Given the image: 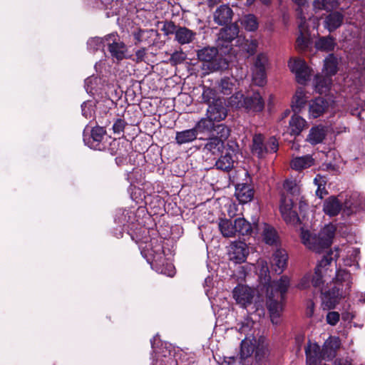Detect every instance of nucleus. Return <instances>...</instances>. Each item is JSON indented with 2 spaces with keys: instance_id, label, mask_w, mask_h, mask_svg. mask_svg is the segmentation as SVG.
Segmentation results:
<instances>
[{
  "instance_id": "nucleus-1",
  "label": "nucleus",
  "mask_w": 365,
  "mask_h": 365,
  "mask_svg": "<svg viewBox=\"0 0 365 365\" xmlns=\"http://www.w3.org/2000/svg\"><path fill=\"white\" fill-rule=\"evenodd\" d=\"M339 250H330L319 261L312 277V284L322 292L324 309H334L340 299L351 291L352 277L344 269H336V261Z\"/></svg>"
},
{
  "instance_id": "nucleus-2",
  "label": "nucleus",
  "mask_w": 365,
  "mask_h": 365,
  "mask_svg": "<svg viewBox=\"0 0 365 365\" xmlns=\"http://www.w3.org/2000/svg\"><path fill=\"white\" fill-rule=\"evenodd\" d=\"M255 351V357L258 360L269 354L268 343L264 336L254 337L252 335L245 337L240 344V357H229L225 359L221 365H245L242 360L247 359Z\"/></svg>"
},
{
  "instance_id": "nucleus-3",
  "label": "nucleus",
  "mask_w": 365,
  "mask_h": 365,
  "mask_svg": "<svg viewBox=\"0 0 365 365\" xmlns=\"http://www.w3.org/2000/svg\"><path fill=\"white\" fill-rule=\"evenodd\" d=\"M289 287V277L282 276L279 280L272 282L267 288V306L274 324H278L280 322L282 302Z\"/></svg>"
},
{
  "instance_id": "nucleus-4",
  "label": "nucleus",
  "mask_w": 365,
  "mask_h": 365,
  "mask_svg": "<svg viewBox=\"0 0 365 365\" xmlns=\"http://www.w3.org/2000/svg\"><path fill=\"white\" fill-rule=\"evenodd\" d=\"M323 210L329 216H336L341 210L344 216L349 217L353 213L365 212V197L358 193H353L346 199L343 207L337 197L331 196L325 200Z\"/></svg>"
},
{
  "instance_id": "nucleus-5",
  "label": "nucleus",
  "mask_w": 365,
  "mask_h": 365,
  "mask_svg": "<svg viewBox=\"0 0 365 365\" xmlns=\"http://www.w3.org/2000/svg\"><path fill=\"white\" fill-rule=\"evenodd\" d=\"M140 247L141 254L153 269L168 277L174 276L175 267L172 264L165 262L161 242H158V240H152L145 246L140 245Z\"/></svg>"
},
{
  "instance_id": "nucleus-6",
  "label": "nucleus",
  "mask_w": 365,
  "mask_h": 365,
  "mask_svg": "<svg viewBox=\"0 0 365 365\" xmlns=\"http://www.w3.org/2000/svg\"><path fill=\"white\" fill-rule=\"evenodd\" d=\"M335 230V226L332 224L325 225L318 235L302 229L301 240L308 249L315 252H321L331 244Z\"/></svg>"
},
{
  "instance_id": "nucleus-7",
  "label": "nucleus",
  "mask_w": 365,
  "mask_h": 365,
  "mask_svg": "<svg viewBox=\"0 0 365 365\" xmlns=\"http://www.w3.org/2000/svg\"><path fill=\"white\" fill-rule=\"evenodd\" d=\"M230 106L235 108H244L252 113H260L264 110V101L258 91H247L245 94L236 92L228 99Z\"/></svg>"
},
{
  "instance_id": "nucleus-8",
  "label": "nucleus",
  "mask_w": 365,
  "mask_h": 365,
  "mask_svg": "<svg viewBox=\"0 0 365 365\" xmlns=\"http://www.w3.org/2000/svg\"><path fill=\"white\" fill-rule=\"evenodd\" d=\"M220 153V158L215 163L216 168L223 171L232 170L239 159L238 145L233 141H229Z\"/></svg>"
},
{
  "instance_id": "nucleus-9",
  "label": "nucleus",
  "mask_w": 365,
  "mask_h": 365,
  "mask_svg": "<svg viewBox=\"0 0 365 365\" xmlns=\"http://www.w3.org/2000/svg\"><path fill=\"white\" fill-rule=\"evenodd\" d=\"M278 145L275 137H270L265 141L262 134H255L252 138L251 150L253 155L262 158L268 153H276L278 150Z\"/></svg>"
},
{
  "instance_id": "nucleus-10",
  "label": "nucleus",
  "mask_w": 365,
  "mask_h": 365,
  "mask_svg": "<svg viewBox=\"0 0 365 365\" xmlns=\"http://www.w3.org/2000/svg\"><path fill=\"white\" fill-rule=\"evenodd\" d=\"M197 55L200 61L209 63L207 68L210 72L227 66L225 60L219 56L218 50L215 47H205L199 50Z\"/></svg>"
},
{
  "instance_id": "nucleus-11",
  "label": "nucleus",
  "mask_w": 365,
  "mask_h": 365,
  "mask_svg": "<svg viewBox=\"0 0 365 365\" xmlns=\"http://www.w3.org/2000/svg\"><path fill=\"white\" fill-rule=\"evenodd\" d=\"M288 67L291 72L295 75L297 83L305 84L310 80L312 69L301 58H291L288 62Z\"/></svg>"
},
{
  "instance_id": "nucleus-12",
  "label": "nucleus",
  "mask_w": 365,
  "mask_h": 365,
  "mask_svg": "<svg viewBox=\"0 0 365 365\" xmlns=\"http://www.w3.org/2000/svg\"><path fill=\"white\" fill-rule=\"evenodd\" d=\"M105 41L108 46V51L113 59L117 61L126 58L128 48L126 45L120 41L117 34H110L105 36Z\"/></svg>"
},
{
  "instance_id": "nucleus-13",
  "label": "nucleus",
  "mask_w": 365,
  "mask_h": 365,
  "mask_svg": "<svg viewBox=\"0 0 365 365\" xmlns=\"http://www.w3.org/2000/svg\"><path fill=\"white\" fill-rule=\"evenodd\" d=\"M233 298L236 303L242 308L252 304L255 297V290L245 284H238L232 291Z\"/></svg>"
},
{
  "instance_id": "nucleus-14",
  "label": "nucleus",
  "mask_w": 365,
  "mask_h": 365,
  "mask_svg": "<svg viewBox=\"0 0 365 365\" xmlns=\"http://www.w3.org/2000/svg\"><path fill=\"white\" fill-rule=\"evenodd\" d=\"M299 22V34L296 40V48L298 51H306L311 44L310 34L307 24L311 19V16H300Z\"/></svg>"
},
{
  "instance_id": "nucleus-15",
  "label": "nucleus",
  "mask_w": 365,
  "mask_h": 365,
  "mask_svg": "<svg viewBox=\"0 0 365 365\" xmlns=\"http://www.w3.org/2000/svg\"><path fill=\"white\" fill-rule=\"evenodd\" d=\"M267 63V57L265 54L257 55L252 68V81L256 86H263L266 83L265 66Z\"/></svg>"
},
{
  "instance_id": "nucleus-16",
  "label": "nucleus",
  "mask_w": 365,
  "mask_h": 365,
  "mask_svg": "<svg viewBox=\"0 0 365 365\" xmlns=\"http://www.w3.org/2000/svg\"><path fill=\"white\" fill-rule=\"evenodd\" d=\"M248 255V247L243 242H235L230 246L228 251L229 259L236 264L244 262Z\"/></svg>"
},
{
  "instance_id": "nucleus-17",
  "label": "nucleus",
  "mask_w": 365,
  "mask_h": 365,
  "mask_svg": "<svg viewBox=\"0 0 365 365\" xmlns=\"http://www.w3.org/2000/svg\"><path fill=\"white\" fill-rule=\"evenodd\" d=\"M293 202L287 197L282 196L279 206L280 212L287 224L294 225L298 222L299 217L296 211L292 210Z\"/></svg>"
},
{
  "instance_id": "nucleus-18",
  "label": "nucleus",
  "mask_w": 365,
  "mask_h": 365,
  "mask_svg": "<svg viewBox=\"0 0 365 365\" xmlns=\"http://www.w3.org/2000/svg\"><path fill=\"white\" fill-rule=\"evenodd\" d=\"M206 115L214 122H220L224 120L227 115V110L224 105V101L218 98L209 105Z\"/></svg>"
},
{
  "instance_id": "nucleus-19",
  "label": "nucleus",
  "mask_w": 365,
  "mask_h": 365,
  "mask_svg": "<svg viewBox=\"0 0 365 365\" xmlns=\"http://www.w3.org/2000/svg\"><path fill=\"white\" fill-rule=\"evenodd\" d=\"M106 137V130L103 127H95L91 131V138L88 142L84 139L85 143L92 149L103 150L106 148V144L103 142Z\"/></svg>"
},
{
  "instance_id": "nucleus-20",
  "label": "nucleus",
  "mask_w": 365,
  "mask_h": 365,
  "mask_svg": "<svg viewBox=\"0 0 365 365\" xmlns=\"http://www.w3.org/2000/svg\"><path fill=\"white\" fill-rule=\"evenodd\" d=\"M330 103L323 98H316L309 103V118H317L325 113L329 108Z\"/></svg>"
},
{
  "instance_id": "nucleus-21",
  "label": "nucleus",
  "mask_w": 365,
  "mask_h": 365,
  "mask_svg": "<svg viewBox=\"0 0 365 365\" xmlns=\"http://www.w3.org/2000/svg\"><path fill=\"white\" fill-rule=\"evenodd\" d=\"M238 34L239 29L235 24L222 29L218 34V46L227 48L228 43L239 37Z\"/></svg>"
},
{
  "instance_id": "nucleus-22",
  "label": "nucleus",
  "mask_w": 365,
  "mask_h": 365,
  "mask_svg": "<svg viewBox=\"0 0 365 365\" xmlns=\"http://www.w3.org/2000/svg\"><path fill=\"white\" fill-rule=\"evenodd\" d=\"M341 347V340L338 336H330L324 343L322 350L324 359H331L336 355Z\"/></svg>"
},
{
  "instance_id": "nucleus-23",
  "label": "nucleus",
  "mask_w": 365,
  "mask_h": 365,
  "mask_svg": "<svg viewBox=\"0 0 365 365\" xmlns=\"http://www.w3.org/2000/svg\"><path fill=\"white\" fill-rule=\"evenodd\" d=\"M305 354L309 365H316L318 361L324 359L323 350L317 343L309 342L305 349Z\"/></svg>"
},
{
  "instance_id": "nucleus-24",
  "label": "nucleus",
  "mask_w": 365,
  "mask_h": 365,
  "mask_svg": "<svg viewBox=\"0 0 365 365\" xmlns=\"http://www.w3.org/2000/svg\"><path fill=\"white\" fill-rule=\"evenodd\" d=\"M288 255L284 250H277L273 254L272 259V267L274 271L279 274L287 267Z\"/></svg>"
},
{
  "instance_id": "nucleus-25",
  "label": "nucleus",
  "mask_w": 365,
  "mask_h": 365,
  "mask_svg": "<svg viewBox=\"0 0 365 365\" xmlns=\"http://www.w3.org/2000/svg\"><path fill=\"white\" fill-rule=\"evenodd\" d=\"M345 255L342 259L346 267H354L356 269H359V260L360 259V251L359 248L347 247L344 250Z\"/></svg>"
},
{
  "instance_id": "nucleus-26",
  "label": "nucleus",
  "mask_w": 365,
  "mask_h": 365,
  "mask_svg": "<svg viewBox=\"0 0 365 365\" xmlns=\"http://www.w3.org/2000/svg\"><path fill=\"white\" fill-rule=\"evenodd\" d=\"M235 197L242 204L250 202L254 197V190L250 185L237 184L235 188Z\"/></svg>"
},
{
  "instance_id": "nucleus-27",
  "label": "nucleus",
  "mask_w": 365,
  "mask_h": 365,
  "mask_svg": "<svg viewBox=\"0 0 365 365\" xmlns=\"http://www.w3.org/2000/svg\"><path fill=\"white\" fill-rule=\"evenodd\" d=\"M255 323L250 318L247 317L243 321L237 324V329L241 334H244L245 337L253 336L254 337H258L262 336L258 329L255 327Z\"/></svg>"
},
{
  "instance_id": "nucleus-28",
  "label": "nucleus",
  "mask_w": 365,
  "mask_h": 365,
  "mask_svg": "<svg viewBox=\"0 0 365 365\" xmlns=\"http://www.w3.org/2000/svg\"><path fill=\"white\" fill-rule=\"evenodd\" d=\"M309 96L303 88L297 89L292 100V108L294 112L299 113L304 108Z\"/></svg>"
},
{
  "instance_id": "nucleus-29",
  "label": "nucleus",
  "mask_w": 365,
  "mask_h": 365,
  "mask_svg": "<svg viewBox=\"0 0 365 365\" xmlns=\"http://www.w3.org/2000/svg\"><path fill=\"white\" fill-rule=\"evenodd\" d=\"M344 21V16L339 11L331 12L327 15L324 21V26L329 32H332L341 26Z\"/></svg>"
},
{
  "instance_id": "nucleus-30",
  "label": "nucleus",
  "mask_w": 365,
  "mask_h": 365,
  "mask_svg": "<svg viewBox=\"0 0 365 365\" xmlns=\"http://www.w3.org/2000/svg\"><path fill=\"white\" fill-rule=\"evenodd\" d=\"M235 45L239 47L240 51L252 56L255 53L258 43L257 40L246 39L245 38L240 36L235 40Z\"/></svg>"
},
{
  "instance_id": "nucleus-31",
  "label": "nucleus",
  "mask_w": 365,
  "mask_h": 365,
  "mask_svg": "<svg viewBox=\"0 0 365 365\" xmlns=\"http://www.w3.org/2000/svg\"><path fill=\"white\" fill-rule=\"evenodd\" d=\"M314 163V160L310 155H307L301 157L293 158L290 162V166L292 169L300 171L312 166Z\"/></svg>"
},
{
  "instance_id": "nucleus-32",
  "label": "nucleus",
  "mask_w": 365,
  "mask_h": 365,
  "mask_svg": "<svg viewBox=\"0 0 365 365\" xmlns=\"http://www.w3.org/2000/svg\"><path fill=\"white\" fill-rule=\"evenodd\" d=\"M196 33L186 28L179 26L175 35V39L180 44L184 45L191 43L195 38Z\"/></svg>"
},
{
  "instance_id": "nucleus-33",
  "label": "nucleus",
  "mask_w": 365,
  "mask_h": 365,
  "mask_svg": "<svg viewBox=\"0 0 365 365\" xmlns=\"http://www.w3.org/2000/svg\"><path fill=\"white\" fill-rule=\"evenodd\" d=\"M232 11L229 6L222 5L214 14V21L219 25L227 24L232 19Z\"/></svg>"
},
{
  "instance_id": "nucleus-34",
  "label": "nucleus",
  "mask_w": 365,
  "mask_h": 365,
  "mask_svg": "<svg viewBox=\"0 0 365 365\" xmlns=\"http://www.w3.org/2000/svg\"><path fill=\"white\" fill-rule=\"evenodd\" d=\"M332 83L331 77L327 75H316L314 79L315 91L319 93H326Z\"/></svg>"
},
{
  "instance_id": "nucleus-35",
  "label": "nucleus",
  "mask_w": 365,
  "mask_h": 365,
  "mask_svg": "<svg viewBox=\"0 0 365 365\" xmlns=\"http://www.w3.org/2000/svg\"><path fill=\"white\" fill-rule=\"evenodd\" d=\"M327 135V130L324 126L318 125L310 129L307 137V141L312 145H317L322 143Z\"/></svg>"
},
{
  "instance_id": "nucleus-36",
  "label": "nucleus",
  "mask_w": 365,
  "mask_h": 365,
  "mask_svg": "<svg viewBox=\"0 0 365 365\" xmlns=\"http://www.w3.org/2000/svg\"><path fill=\"white\" fill-rule=\"evenodd\" d=\"M218 227L222 235L225 237H232L237 235L235 220L232 222L228 219H220Z\"/></svg>"
},
{
  "instance_id": "nucleus-37",
  "label": "nucleus",
  "mask_w": 365,
  "mask_h": 365,
  "mask_svg": "<svg viewBox=\"0 0 365 365\" xmlns=\"http://www.w3.org/2000/svg\"><path fill=\"white\" fill-rule=\"evenodd\" d=\"M226 145L222 139L217 137H211L204 146V150L212 155H218L225 148Z\"/></svg>"
},
{
  "instance_id": "nucleus-38",
  "label": "nucleus",
  "mask_w": 365,
  "mask_h": 365,
  "mask_svg": "<svg viewBox=\"0 0 365 365\" xmlns=\"http://www.w3.org/2000/svg\"><path fill=\"white\" fill-rule=\"evenodd\" d=\"M197 133L195 128L176 133L175 140L178 144L182 145L192 142L197 138Z\"/></svg>"
},
{
  "instance_id": "nucleus-39",
  "label": "nucleus",
  "mask_w": 365,
  "mask_h": 365,
  "mask_svg": "<svg viewBox=\"0 0 365 365\" xmlns=\"http://www.w3.org/2000/svg\"><path fill=\"white\" fill-rule=\"evenodd\" d=\"M307 125L306 120L298 115H294L289 120L290 133L294 135H298Z\"/></svg>"
},
{
  "instance_id": "nucleus-40",
  "label": "nucleus",
  "mask_w": 365,
  "mask_h": 365,
  "mask_svg": "<svg viewBox=\"0 0 365 365\" xmlns=\"http://www.w3.org/2000/svg\"><path fill=\"white\" fill-rule=\"evenodd\" d=\"M338 61L334 54H330L324 60L322 73L329 76H332L337 71Z\"/></svg>"
},
{
  "instance_id": "nucleus-41",
  "label": "nucleus",
  "mask_w": 365,
  "mask_h": 365,
  "mask_svg": "<svg viewBox=\"0 0 365 365\" xmlns=\"http://www.w3.org/2000/svg\"><path fill=\"white\" fill-rule=\"evenodd\" d=\"M262 236L264 242L269 245L277 244L278 236L276 230L272 226L264 224Z\"/></svg>"
},
{
  "instance_id": "nucleus-42",
  "label": "nucleus",
  "mask_w": 365,
  "mask_h": 365,
  "mask_svg": "<svg viewBox=\"0 0 365 365\" xmlns=\"http://www.w3.org/2000/svg\"><path fill=\"white\" fill-rule=\"evenodd\" d=\"M335 46V39L330 36L321 37L315 43L316 48L324 51H333Z\"/></svg>"
},
{
  "instance_id": "nucleus-43",
  "label": "nucleus",
  "mask_w": 365,
  "mask_h": 365,
  "mask_svg": "<svg viewBox=\"0 0 365 365\" xmlns=\"http://www.w3.org/2000/svg\"><path fill=\"white\" fill-rule=\"evenodd\" d=\"M339 5L338 0H314L313 6L315 10L331 11Z\"/></svg>"
},
{
  "instance_id": "nucleus-44",
  "label": "nucleus",
  "mask_w": 365,
  "mask_h": 365,
  "mask_svg": "<svg viewBox=\"0 0 365 365\" xmlns=\"http://www.w3.org/2000/svg\"><path fill=\"white\" fill-rule=\"evenodd\" d=\"M106 44V41H105V37L91 38L87 42L88 49L92 53H95L98 51L103 52Z\"/></svg>"
},
{
  "instance_id": "nucleus-45",
  "label": "nucleus",
  "mask_w": 365,
  "mask_h": 365,
  "mask_svg": "<svg viewBox=\"0 0 365 365\" xmlns=\"http://www.w3.org/2000/svg\"><path fill=\"white\" fill-rule=\"evenodd\" d=\"M214 121L206 115V118H202L195 125L197 133L210 132L214 128Z\"/></svg>"
},
{
  "instance_id": "nucleus-46",
  "label": "nucleus",
  "mask_w": 365,
  "mask_h": 365,
  "mask_svg": "<svg viewBox=\"0 0 365 365\" xmlns=\"http://www.w3.org/2000/svg\"><path fill=\"white\" fill-rule=\"evenodd\" d=\"M235 227L240 235H248L252 232L250 223L244 218L235 219Z\"/></svg>"
},
{
  "instance_id": "nucleus-47",
  "label": "nucleus",
  "mask_w": 365,
  "mask_h": 365,
  "mask_svg": "<svg viewBox=\"0 0 365 365\" xmlns=\"http://www.w3.org/2000/svg\"><path fill=\"white\" fill-rule=\"evenodd\" d=\"M235 78L233 77H225L221 79L219 87L221 92L225 95L231 93L235 86Z\"/></svg>"
},
{
  "instance_id": "nucleus-48",
  "label": "nucleus",
  "mask_w": 365,
  "mask_h": 365,
  "mask_svg": "<svg viewBox=\"0 0 365 365\" xmlns=\"http://www.w3.org/2000/svg\"><path fill=\"white\" fill-rule=\"evenodd\" d=\"M242 24L250 31H254L258 28L257 18L253 14L245 15L242 19Z\"/></svg>"
},
{
  "instance_id": "nucleus-49",
  "label": "nucleus",
  "mask_w": 365,
  "mask_h": 365,
  "mask_svg": "<svg viewBox=\"0 0 365 365\" xmlns=\"http://www.w3.org/2000/svg\"><path fill=\"white\" fill-rule=\"evenodd\" d=\"M101 79L96 76H90L85 80V88L88 93L94 95L98 91V85Z\"/></svg>"
},
{
  "instance_id": "nucleus-50",
  "label": "nucleus",
  "mask_w": 365,
  "mask_h": 365,
  "mask_svg": "<svg viewBox=\"0 0 365 365\" xmlns=\"http://www.w3.org/2000/svg\"><path fill=\"white\" fill-rule=\"evenodd\" d=\"M284 189L292 195H297L300 192V185L292 180H287L283 185Z\"/></svg>"
},
{
  "instance_id": "nucleus-51",
  "label": "nucleus",
  "mask_w": 365,
  "mask_h": 365,
  "mask_svg": "<svg viewBox=\"0 0 365 365\" xmlns=\"http://www.w3.org/2000/svg\"><path fill=\"white\" fill-rule=\"evenodd\" d=\"M202 98L204 103L210 105L212 102L217 100L216 91L211 88L203 86V91L202 93Z\"/></svg>"
},
{
  "instance_id": "nucleus-52",
  "label": "nucleus",
  "mask_w": 365,
  "mask_h": 365,
  "mask_svg": "<svg viewBox=\"0 0 365 365\" xmlns=\"http://www.w3.org/2000/svg\"><path fill=\"white\" fill-rule=\"evenodd\" d=\"M217 135L216 136L218 138L222 139V141L225 143V140L230 136V130L224 124H220L214 125L213 130Z\"/></svg>"
},
{
  "instance_id": "nucleus-53",
  "label": "nucleus",
  "mask_w": 365,
  "mask_h": 365,
  "mask_svg": "<svg viewBox=\"0 0 365 365\" xmlns=\"http://www.w3.org/2000/svg\"><path fill=\"white\" fill-rule=\"evenodd\" d=\"M94 103L90 101L84 102L81 105L82 114L86 118H91L94 114Z\"/></svg>"
},
{
  "instance_id": "nucleus-54",
  "label": "nucleus",
  "mask_w": 365,
  "mask_h": 365,
  "mask_svg": "<svg viewBox=\"0 0 365 365\" xmlns=\"http://www.w3.org/2000/svg\"><path fill=\"white\" fill-rule=\"evenodd\" d=\"M257 269L259 273V275L261 278L264 277V279L269 276V267L267 262L264 259H259L257 262Z\"/></svg>"
},
{
  "instance_id": "nucleus-55",
  "label": "nucleus",
  "mask_w": 365,
  "mask_h": 365,
  "mask_svg": "<svg viewBox=\"0 0 365 365\" xmlns=\"http://www.w3.org/2000/svg\"><path fill=\"white\" fill-rule=\"evenodd\" d=\"M119 212H120L121 217H118L115 220L118 223L124 225L125 222H133V220H131V215H133L132 212L125 210H119Z\"/></svg>"
},
{
  "instance_id": "nucleus-56",
  "label": "nucleus",
  "mask_w": 365,
  "mask_h": 365,
  "mask_svg": "<svg viewBox=\"0 0 365 365\" xmlns=\"http://www.w3.org/2000/svg\"><path fill=\"white\" fill-rule=\"evenodd\" d=\"M178 27L175 26L174 22L173 21H166L164 23L163 26L162 28V31L164 32V34L166 36L174 34L175 35V32L177 31Z\"/></svg>"
},
{
  "instance_id": "nucleus-57",
  "label": "nucleus",
  "mask_w": 365,
  "mask_h": 365,
  "mask_svg": "<svg viewBox=\"0 0 365 365\" xmlns=\"http://www.w3.org/2000/svg\"><path fill=\"white\" fill-rule=\"evenodd\" d=\"M126 123L124 120L118 118L113 125V130L115 134L120 135L123 133Z\"/></svg>"
},
{
  "instance_id": "nucleus-58",
  "label": "nucleus",
  "mask_w": 365,
  "mask_h": 365,
  "mask_svg": "<svg viewBox=\"0 0 365 365\" xmlns=\"http://www.w3.org/2000/svg\"><path fill=\"white\" fill-rule=\"evenodd\" d=\"M340 315L337 312H329L327 314V322L331 325H336L339 321Z\"/></svg>"
},
{
  "instance_id": "nucleus-59",
  "label": "nucleus",
  "mask_w": 365,
  "mask_h": 365,
  "mask_svg": "<svg viewBox=\"0 0 365 365\" xmlns=\"http://www.w3.org/2000/svg\"><path fill=\"white\" fill-rule=\"evenodd\" d=\"M294 3L298 5V8L297 9L298 18H300V16H306L304 14V10L306 9V4L308 0H292Z\"/></svg>"
},
{
  "instance_id": "nucleus-60",
  "label": "nucleus",
  "mask_w": 365,
  "mask_h": 365,
  "mask_svg": "<svg viewBox=\"0 0 365 365\" xmlns=\"http://www.w3.org/2000/svg\"><path fill=\"white\" fill-rule=\"evenodd\" d=\"M310 283H312L311 275L307 274L301 279L297 287L299 289H304L309 287L310 286Z\"/></svg>"
},
{
  "instance_id": "nucleus-61",
  "label": "nucleus",
  "mask_w": 365,
  "mask_h": 365,
  "mask_svg": "<svg viewBox=\"0 0 365 365\" xmlns=\"http://www.w3.org/2000/svg\"><path fill=\"white\" fill-rule=\"evenodd\" d=\"M146 33H148V30H138V31L134 32L133 36L135 40V44L140 43L144 41L145 38L144 36Z\"/></svg>"
},
{
  "instance_id": "nucleus-62",
  "label": "nucleus",
  "mask_w": 365,
  "mask_h": 365,
  "mask_svg": "<svg viewBox=\"0 0 365 365\" xmlns=\"http://www.w3.org/2000/svg\"><path fill=\"white\" fill-rule=\"evenodd\" d=\"M182 53H178L175 52L172 54L170 57V61L173 62L174 63H181L184 60V57L182 56Z\"/></svg>"
},
{
  "instance_id": "nucleus-63",
  "label": "nucleus",
  "mask_w": 365,
  "mask_h": 365,
  "mask_svg": "<svg viewBox=\"0 0 365 365\" xmlns=\"http://www.w3.org/2000/svg\"><path fill=\"white\" fill-rule=\"evenodd\" d=\"M145 55H146V49L145 48H141V49L138 50L135 52L136 61L138 62L143 61Z\"/></svg>"
},
{
  "instance_id": "nucleus-64",
  "label": "nucleus",
  "mask_w": 365,
  "mask_h": 365,
  "mask_svg": "<svg viewBox=\"0 0 365 365\" xmlns=\"http://www.w3.org/2000/svg\"><path fill=\"white\" fill-rule=\"evenodd\" d=\"M354 316L355 315L353 312H346L342 314V319L344 321H351V319H354Z\"/></svg>"
}]
</instances>
